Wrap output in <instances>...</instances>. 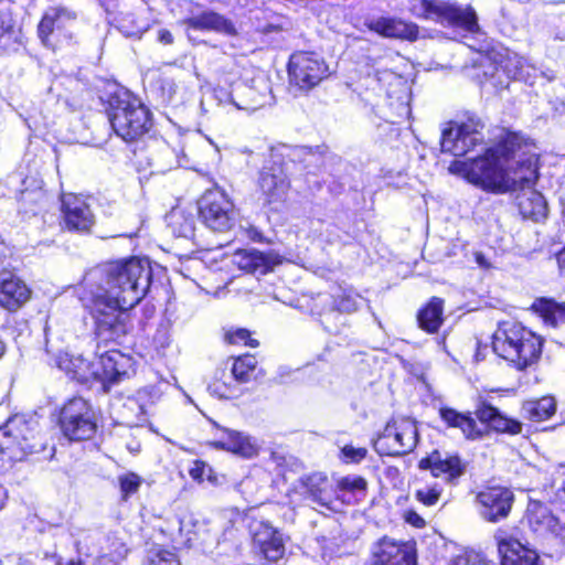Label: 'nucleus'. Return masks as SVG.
<instances>
[{
    "instance_id": "nucleus-1",
    "label": "nucleus",
    "mask_w": 565,
    "mask_h": 565,
    "mask_svg": "<svg viewBox=\"0 0 565 565\" xmlns=\"http://www.w3.org/2000/svg\"><path fill=\"white\" fill-rule=\"evenodd\" d=\"M536 147L516 132H507L502 140L483 156L465 162L467 179L492 192H507L536 178Z\"/></svg>"
},
{
    "instance_id": "nucleus-2",
    "label": "nucleus",
    "mask_w": 565,
    "mask_h": 565,
    "mask_svg": "<svg viewBox=\"0 0 565 565\" xmlns=\"http://www.w3.org/2000/svg\"><path fill=\"white\" fill-rule=\"evenodd\" d=\"M152 278L148 259L131 257L104 265L85 276L87 289L106 294L125 309H131L147 295Z\"/></svg>"
},
{
    "instance_id": "nucleus-3",
    "label": "nucleus",
    "mask_w": 565,
    "mask_h": 565,
    "mask_svg": "<svg viewBox=\"0 0 565 565\" xmlns=\"http://www.w3.org/2000/svg\"><path fill=\"white\" fill-rule=\"evenodd\" d=\"M543 339L515 321H503L492 334V349L497 355L525 370L536 363L542 353Z\"/></svg>"
},
{
    "instance_id": "nucleus-4",
    "label": "nucleus",
    "mask_w": 565,
    "mask_h": 565,
    "mask_svg": "<svg viewBox=\"0 0 565 565\" xmlns=\"http://www.w3.org/2000/svg\"><path fill=\"white\" fill-rule=\"evenodd\" d=\"M108 118L115 134L127 142L138 140L152 127L150 110L128 90L110 97Z\"/></svg>"
},
{
    "instance_id": "nucleus-5",
    "label": "nucleus",
    "mask_w": 565,
    "mask_h": 565,
    "mask_svg": "<svg viewBox=\"0 0 565 565\" xmlns=\"http://www.w3.org/2000/svg\"><path fill=\"white\" fill-rule=\"evenodd\" d=\"M90 310L95 319L96 334L105 342L118 341L128 332L129 315L115 299L106 294L88 289Z\"/></svg>"
},
{
    "instance_id": "nucleus-6",
    "label": "nucleus",
    "mask_w": 565,
    "mask_h": 565,
    "mask_svg": "<svg viewBox=\"0 0 565 565\" xmlns=\"http://www.w3.org/2000/svg\"><path fill=\"white\" fill-rule=\"evenodd\" d=\"M409 10L416 18L447 23L468 32L479 29L477 14L471 7H460L441 0H413Z\"/></svg>"
},
{
    "instance_id": "nucleus-7",
    "label": "nucleus",
    "mask_w": 565,
    "mask_h": 565,
    "mask_svg": "<svg viewBox=\"0 0 565 565\" xmlns=\"http://www.w3.org/2000/svg\"><path fill=\"white\" fill-rule=\"evenodd\" d=\"M484 128L486 124L479 116L475 114L467 115L466 119L461 122L443 129L441 151L456 157L467 154L477 145L483 142Z\"/></svg>"
},
{
    "instance_id": "nucleus-8",
    "label": "nucleus",
    "mask_w": 565,
    "mask_h": 565,
    "mask_svg": "<svg viewBox=\"0 0 565 565\" xmlns=\"http://www.w3.org/2000/svg\"><path fill=\"white\" fill-rule=\"evenodd\" d=\"M418 441L415 420L408 417L392 418L374 443L375 450L386 456H403L414 450Z\"/></svg>"
},
{
    "instance_id": "nucleus-9",
    "label": "nucleus",
    "mask_w": 565,
    "mask_h": 565,
    "mask_svg": "<svg viewBox=\"0 0 565 565\" xmlns=\"http://www.w3.org/2000/svg\"><path fill=\"white\" fill-rule=\"evenodd\" d=\"M60 426L70 440H86L96 433V418L90 404L82 397H73L61 409Z\"/></svg>"
},
{
    "instance_id": "nucleus-10",
    "label": "nucleus",
    "mask_w": 565,
    "mask_h": 565,
    "mask_svg": "<svg viewBox=\"0 0 565 565\" xmlns=\"http://www.w3.org/2000/svg\"><path fill=\"white\" fill-rule=\"evenodd\" d=\"M202 222L214 232L230 231L236 221L233 202L218 189L206 191L198 202Z\"/></svg>"
},
{
    "instance_id": "nucleus-11",
    "label": "nucleus",
    "mask_w": 565,
    "mask_h": 565,
    "mask_svg": "<svg viewBox=\"0 0 565 565\" xmlns=\"http://www.w3.org/2000/svg\"><path fill=\"white\" fill-rule=\"evenodd\" d=\"M329 74L324 60L315 53L299 52L290 57V83L300 90H309L317 86Z\"/></svg>"
},
{
    "instance_id": "nucleus-12",
    "label": "nucleus",
    "mask_w": 565,
    "mask_h": 565,
    "mask_svg": "<svg viewBox=\"0 0 565 565\" xmlns=\"http://www.w3.org/2000/svg\"><path fill=\"white\" fill-rule=\"evenodd\" d=\"M78 18V13L65 6H56L49 8L43 14L39 26V38L43 44H50V36L70 38L68 30L74 26Z\"/></svg>"
},
{
    "instance_id": "nucleus-13",
    "label": "nucleus",
    "mask_w": 565,
    "mask_h": 565,
    "mask_svg": "<svg viewBox=\"0 0 565 565\" xmlns=\"http://www.w3.org/2000/svg\"><path fill=\"white\" fill-rule=\"evenodd\" d=\"M270 98V88L264 78H253L250 84L235 83L230 92V102L237 109L246 111H254L263 107Z\"/></svg>"
},
{
    "instance_id": "nucleus-14",
    "label": "nucleus",
    "mask_w": 565,
    "mask_h": 565,
    "mask_svg": "<svg viewBox=\"0 0 565 565\" xmlns=\"http://www.w3.org/2000/svg\"><path fill=\"white\" fill-rule=\"evenodd\" d=\"M481 516L489 522H499L505 519L514 501L513 492L503 487H492L478 493Z\"/></svg>"
},
{
    "instance_id": "nucleus-15",
    "label": "nucleus",
    "mask_w": 565,
    "mask_h": 565,
    "mask_svg": "<svg viewBox=\"0 0 565 565\" xmlns=\"http://www.w3.org/2000/svg\"><path fill=\"white\" fill-rule=\"evenodd\" d=\"M258 186L265 204H281L287 199L290 182L284 168L278 163H273L263 167Z\"/></svg>"
},
{
    "instance_id": "nucleus-16",
    "label": "nucleus",
    "mask_w": 565,
    "mask_h": 565,
    "mask_svg": "<svg viewBox=\"0 0 565 565\" xmlns=\"http://www.w3.org/2000/svg\"><path fill=\"white\" fill-rule=\"evenodd\" d=\"M61 201L65 228L78 233L88 232L95 224V215L87 202L73 193L63 194Z\"/></svg>"
},
{
    "instance_id": "nucleus-17",
    "label": "nucleus",
    "mask_w": 565,
    "mask_h": 565,
    "mask_svg": "<svg viewBox=\"0 0 565 565\" xmlns=\"http://www.w3.org/2000/svg\"><path fill=\"white\" fill-rule=\"evenodd\" d=\"M420 470H429L434 478H443L449 484H456L465 473L466 466L457 455L434 450L418 462Z\"/></svg>"
},
{
    "instance_id": "nucleus-18",
    "label": "nucleus",
    "mask_w": 565,
    "mask_h": 565,
    "mask_svg": "<svg viewBox=\"0 0 565 565\" xmlns=\"http://www.w3.org/2000/svg\"><path fill=\"white\" fill-rule=\"evenodd\" d=\"M367 565H417L415 553L407 544L383 537L372 550Z\"/></svg>"
},
{
    "instance_id": "nucleus-19",
    "label": "nucleus",
    "mask_w": 565,
    "mask_h": 565,
    "mask_svg": "<svg viewBox=\"0 0 565 565\" xmlns=\"http://www.w3.org/2000/svg\"><path fill=\"white\" fill-rule=\"evenodd\" d=\"M539 178H536L529 184H518L514 189L509 191H520L515 198L516 205L521 215L524 218H529L533 222H541L547 217L548 206L545 198L536 191L533 186Z\"/></svg>"
},
{
    "instance_id": "nucleus-20",
    "label": "nucleus",
    "mask_w": 565,
    "mask_h": 565,
    "mask_svg": "<svg viewBox=\"0 0 565 565\" xmlns=\"http://www.w3.org/2000/svg\"><path fill=\"white\" fill-rule=\"evenodd\" d=\"M129 358L116 350H109L95 358L96 382H100L105 390L121 381L127 374Z\"/></svg>"
},
{
    "instance_id": "nucleus-21",
    "label": "nucleus",
    "mask_w": 565,
    "mask_h": 565,
    "mask_svg": "<svg viewBox=\"0 0 565 565\" xmlns=\"http://www.w3.org/2000/svg\"><path fill=\"white\" fill-rule=\"evenodd\" d=\"M502 565H539V555L503 531L494 535Z\"/></svg>"
},
{
    "instance_id": "nucleus-22",
    "label": "nucleus",
    "mask_w": 565,
    "mask_h": 565,
    "mask_svg": "<svg viewBox=\"0 0 565 565\" xmlns=\"http://www.w3.org/2000/svg\"><path fill=\"white\" fill-rule=\"evenodd\" d=\"M253 543L270 562H277L285 554L282 534L266 522H254L250 525Z\"/></svg>"
},
{
    "instance_id": "nucleus-23",
    "label": "nucleus",
    "mask_w": 565,
    "mask_h": 565,
    "mask_svg": "<svg viewBox=\"0 0 565 565\" xmlns=\"http://www.w3.org/2000/svg\"><path fill=\"white\" fill-rule=\"evenodd\" d=\"M295 491L305 500L321 507H328L332 499L331 484L323 472H313L300 477L295 484Z\"/></svg>"
},
{
    "instance_id": "nucleus-24",
    "label": "nucleus",
    "mask_w": 565,
    "mask_h": 565,
    "mask_svg": "<svg viewBox=\"0 0 565 565\" xmlns=\"http://www.w3.org/2000/svg\"><path fill=\"white\" fill-rule=\"evenodd\" d=\"M31 297L26 284L10 271H0V306L8 311H17Z\"/></svg>"
},
{
    "instance_id": "nucleus-25",
    "label": "nucleus",
    "mask_w": 565,
    "mask_h": 565,
    "mask_svg": "<svg viewBox=\"0 0 565 565\" xmlns=\"http://www.w3.org/2000/svg\"><path fill=\"white\" fill-rule=\"evenodd\" d=\"M23 429L28 430V418L20 414L0 426V452L8 454L12 459H21L19 441Z\"/></svg>"
},
{
    "instance_id": "nucleus-26",
    "label": "nucleus",
    "mask_w": 565,
    "mask_h": 565,
    "mask_svg": "<svg viewBox=\"0 0 565 565\" xmlns=\"http://www.w3.org/2000/svg\"><path fill=\"white\" fill-rule=\"evenodd\" d=\"M367 28L385 38L414 41L418 36V26L394 18H377L366 22Z\"/></svg>"
},
{
    "instance_id": "nucleus-27",
    "label": "nucleus",
    "mask_w": 565,
    "mask_h": 565,
    "mask_svg": "<svg viewBox=\"0 0 565 565\" xmlns=\"http://www.w3.org/2000/svg\"><path fill=\"white\" fill-rule=\"evenodd\" d=\"M234 262L242 270L265 275L277 264V257L257 249H244L235 254Z\"/></svg>"
},
{
    "instance_id": "nucleus-28",
    "label": "nucleus",
    "mask_w": 565,
    "mask_h": 565,
    "mask_svg": "<svg viewBox=\"0 0 565 565\" xmlns=\"http://www.w3.org/2000/svg\"><path fill=\"white\" fill-rule=\"evenodd\" d=\"M57 365L79 383L88 384L96 379L95 360L89 361L83 355H70L65 353L58 356Z\"/></svg>"
},
{
    "instance_id": "nucleus-29",
    "label": "nucleus",
    "mask_w": 565,
    "mask_h": 565,
    "mask_svg": "<svg viewBox=\"0 0 565 565\" xmlns=\"http://www.w3.org/2000/svg\"><path fill=\"white\" fill-rule=\"evenodd\" d=\"M476 415L481 423L487 424L499 433L516 435L522 430L520 422L504 416L498 408L491 405L482 404L476 411Z\"/></svg>"
},
{
    "instance_id": "nucleus-30",
    "label": "nucleus",
    "mask_w": 565,
    "mask_h": 565,
    "mask_svg": "<svg viewBox=\"0 0 565 565\" xmlns=\"http://www.w3.org/2000/svg\"><path fill=\"white\" fill-rule=\"evenodd\" d=\"M184 24L194 30L215 31L227 35L235 34L236 30L231 20L214 11H204L184 21Z\"/></svg>"
},
{
    "instance_id": "nucleus-31",
    "label": "nucleus",
    "mask_w": 565,
    "mask_h": 565,
    "mask_svg": "<svg viewBox=\"0 0 565 565\" xmlns=\"http://www.w3.org/2000/svg\"><path fill=\"white\" fill-rule=\"evenodd\" d=\"M216 446L244 458H253L258 454L259 446L254 438L236 430H225L223 439Z\"/></svg>"
},
{
    "instance_id": "nucleus-32",
    "label": "nucleus",
    "mask_w": 565,
    "mask_h": 565,
    "mask_svg": "<svg viewBox=\"0 0 565 565\" xmlns=\"http://www.w3.org/2000/svg\"><path fill=\"white\" fill-rule=\"evenodd\" d=\"M439 415L448 427L459 428L468 439L479 438L482 434L470 414L460 413L450 407H441Z\"/></svg>"
},
{
    "instance_id": "nucleus-33",
    "label": "nucleus",
    "mask_w": 565,
    "mask_h": 565,
    "mask_svg": "<svg viewBox=\"0 0 565 565\" xmlns=\"http://www.w3.org/2000/svg\"><path fill=\"white\" fill-rule=\"evenodd\" d=\"M526 521L534 532L555 531L557 519L550 509L540 501H530L526 509Z\"/></svg>"
},
{
    "instance_id": "nucleus-34",
    "label": "nucleus",
    "mask_w": 565,
    "mask_h": 565,
    "mask_svg": "<svg viewBox=\"0 0 565 565\" xmlns=\"http://www.w3.org/2000/svg\"><path fill=\"white\" fill-rule=\"evenodd\" d=\"M443 312L444 300L433 297L417 315L419 327L428 333L438 331L443 323Z\"/></svg>"
},
{
    "instance_id": "nucleus-35",
    "label": "nucleus",
    "mask_w": 565,
    "mask_h": 565,
    "mask_svg": "<svg viewBox=\"0 0 565 565\" xmlns=\"http://www.w3.org/2000/svg\"><path fill=\"white\" fill-rule=\"evenodd\" d=\"M532 308L546 324L557 327L565 322V303L550 298H540L533 302Z\"/></svg>"
},
{
    "instance_id": "nucleus-36",
    "label": "nucleus",
    "mask_w": 565,
    "mask_h": 565,
    "mask_svg": "<svg viewBox=\"0 0 565 565\" xmlns=\"http://www.w3.org/2000/svg\"><path fill=\"white\" fill-rule=\"evenodd\" d=\"M166 220L173 235L183 238L194 236L195 220L192 214L174 209L167 215Z\"/></svg>"
},
{
    "instance_id": "nucleus-37",
    "label": "nucleus",
    "mask_w": 565,
    "mask_h": 565,
    "mask_svg": "<svg viewBox=\"0 0 565 565\" xmlns=\"http://www.w3.org/2000/svg\"><path fill=\"white\" fill-rule=\"evenodd\" d=\"M522 411L529 419L542 422L548 419L555 413L556 402L551 396L526 401L522 406Z\"/></svg>"
},
{
    "instance_id": "nucleus-38",
    "label": "nucleus",
    "mask_w": 565,
    "mask_h": 565,
    "mask_svg": "<svg viewBox=\"0 0 565 565\" xmlns=\"http://www.w3.org/2000/svg\"><path fill=\"white\" fill-rule=\"evenodd\" d=\"M19 443L21 457L28 454L40 452L44 449L42 439L38 434V423L35 420L28 419V430H22Z\"/></svg>"
},
{
    "instance_id": "nucleus-39",
    "label": "nucleus",
    "mask_w": 565,
    "mask_h": 565,
    "mask_svg": "<svg viewBox=\"0 0 565 565\" xmlns=\"http://www.w3.org/2000/svg\"><path fill=\"white\" fill-rule=\"evenodd\" d=\"M207 388L212 395L225 399L238 397L243 393L242 388L233 381L232 376H227V379L215 377L214 381L209 384Z\"/></svg>"
},
{
    "instance_id": "nucleus-40",
    "label": "nucleus",
    "mask_w": 565,
    "mask_h": 565,
    "mask_svg": "<svg viewBox=\"0 0 565 565\" xmlns=\"http://www.w3.org/2000/svg\"><path fill=\"white\" fill-rule=\"evenodd\" d=\"M118 30L127 38H140L147 30V23L136 13L126 12L118 19Z\"/></svg>"
},
{
    "instance_id": "nucleus-41",
    "label": "nucleus",
    "mask_w": 565,
    "mask_h": 565,
    "mask_svg": "<svg viewBox=\"0 0 565 565\" xmlns=\"http://www.w3.org/2000/svg\"><path fill=\"white\" fill-rule=\"evenodd\" d=\"M256 359L253 355H244L234 360L231 376L233 381L239 385L247 383L250 379L252 372L256 367Z\"/></svg>"
},
{
    "instance_id": "nucleus-42",
    "label": "nucleus",
    "mask_w": 565,
    "mask_h": 565,
    "mask_svg": "<svg viewBox=\"0 0 565 565\" xmlns=\"http://www.w3.org/2000/svg\"><path fill=\"white\" fill-rule=\"evenodd\" d=\"M142 565H181L178 556L164 548H150L142 562Z\"/></svg>"
},
{
    "instance_id": "nucleus-43",
    "label": "nucleus",
    "mask_w": 565,
    "mask_h": 565,
    "mask_svg": "<svg viewBox=\"0 0 565 565\" xmlns=\"http://www.w3.org/2000/svg\"><path fill=\"white\" fill-rule=\"evenodd\" d=\"M364 299L354 292L343 291L333 300V307L337 311L343 313H352L359 309Z\"/></svg>"
},
{
    "instance_id": "nucleus-44",
    "label": "nucleus",
    "mask_w": 565,
    "mask_h": 565,
    "mask_svg": "<svg viewBox=\"0 0 565 565\" xmlns=\"http://www.w3.org/2000/svg\"><path fill=\"white\" fill-rule=\"evenodd\" d=\"M118 482L121 491V497L127 500L131 494H135L142 484V478L135 472H126L118 477Z\"/></svg>"
},
{
    "instance_id": "nucleus-45",
    "label": "nucleus",
    "mask_w": 565,
    "mask_h": 565,
    "mask_svg": "<svg viewBox=\"0 0 565 565\" xmlns=\"http://www.w3.org/2000/svg\"><path fill=\"white\" fill-rule=\"evenodd\" d=\"M443 492V488L439 483L435 482L430 486H425L415 492V498L427 507L435 505Z\"/></svg>"
},
{
    "instance_id": "nucleus-46",
    "label": "nucleus",
    "mask_w": 565,
    "mask_h": 565,
    "mask_svg": "<svg viewBox=\"0 0 565 565\" xmlns=\"http://www.w3.org/2000/svg\"><path fill=\"white\" fill-rule=\"evenodd\" d=\"M367 455V449L364 447H354L352 445H345L341 449V459L345 463H359L361 462Z\"/></svg>"
},
{
    "instance_id": "nucleus-47",
    "label": "nucleus",
    "mask_w": 565,
    "mask_h": 565,
    "mask_svg": "<svg viewBox=\"0 0 565 565\" xmlns=\"http://www.w3.org/2000/svg\"><path fill=\"white\" fill-rule=\"evenodd\" d=\"M339 488L344 491L362 492L366 489V480L360 476H347L339 480Z\"/></svg>"
},
{
    "instance_id": "nucleus-48",
    "label": "nucleus",
    "mask_w": 565,
    "mask_h": 565,
    "mask_svg": "<svg viewBox=\"0 0 565 565\" xmlns=\"http://www.w3.org/2000/svg\"><path fill=\"white\" fill-rule=\"evenodd\" d=\"M227 340L232 344H246L250 348H256L258 341L250 338V333L246 329H237L233 332H228L226 335Z\"/></svg>"
},
{
    "instance_id": "nucleus-49",
    "label": "nucleus",
    "mask_w": 565,
    "mask_h": 565,
    "mask_svg": "<svg viewBox=\"0 0 565 565\" xmlns=\"http://www.w3.org/2000/svg\"><path fill=\"white\" fill-rule=\"evenodd\" d=\"M13 30V19L8 8L0 1V41Z\"/></svg>"
},
{
    "instance_id": "nucleus-50",
    "label": "nucleus",
    "mask_w": 565,
    "mask_h": 565,
    "mask_svg": "<svg viewBox=\"0 0 565 565\" xmlns=\"http://www.w3.org/2000/svg\"><path fill=\"white\" fill-rule=\"evenodd\" d=\"M548 34L552 39L558 41H565V17L564 18H551L548 21Z\"/></svg>"
},
{
    "instance_id": "nucleus-51",
    "label": "nucleus",
    "mask_w": 565,
    "mask_h": 565,
    "mask_svg": "<svg viewBox=\"0 0 565 565\" xmlns=\"http://www.w3.org/2000/svg\"><path fill=\"white\" fill-rule=\"evenodd\" d=\"M206 470H210V468L204 462L195 461L189 473L192 479L202 481Z\"/></svg>"
},
{
    "instance_id": "nucleus-52",
    "label": "nucleus",
    "mask_w": 565,
    "mask_h": 565,
    "mask_svg": "<svg viewBox=\"0 0 565 565\" xmlns=\"http://www.w3.org/2000/svg\"><path fill=\"white\" fill-rule=\"evenodd\" d=\"M186 143H184L181 148V153H182V158H179L178 154H175V162L174 163H170L167 169H171L174 164L175 166H183V164H186L189 163V160H188V152H186Z\"/></svg>"
},
{
    "instance_id": "nucleus-53",
    "label": "nucleus",
    "mask_w": 565,
    "mask_h": 565,
    "mask_svg": "<svg viewBox=\"0 0 565 565\" xmlns=\"http://www.w3.org/2000/svg\"><path fill=\"white\" fill-rule=\"evenodd\" d=\"M158 41L162 44H172L173 43V35L169 30L160 29L158 31Z\"/></svg>"
},
{
    "instance_id": "nucleus-54",
    "label": "nucleus",
    "mask_w": 565,
    "mask_h": 565,
    "mask_svg": "<svg viewBox=\"0 0 565 565\" xmlns=\"http://www.w3.org/2000/svg\"><path fill=\"white\" fill-rule=\"evenodd\" d=\"M478 555H460L454 562V565H469L472 559H476Z\"/></svg>"
},
{
    "instance_id": "nucleus-55",
    "label": "nucleus",
    "mask_w": 565,
    "mask_h": 565,
    "mask_svg": "<svg viewBox=\"0 0 565 565\" xmlns=\"http://www.w3.org/2000/svg\"><path fill=\"white\" fill-rule=\"evenodd\" d=\"M300 152L303 156V161L307 162L308 164L311 163L310 159L316 157V152L312 151V149L308 148V147L300 148Z\"/></svg>"
},
{
    "instance_id": "nucleus-56",
    "label": "nucleus",
    "mask_w": 565,
    "mask_h": 565,
    "mask_svg": "<svg viewBox=\"0 0 565 565\" xmlns=\"http://www.w3.org/2000/svg\"><path fill=\"white\" fill-rule=\"evenodd\" d=\"M15 565H35L33 561L29 558H20Z\"/></svg>"
},
{
    "instance_id": "nucleus-57",
    "label": "nucleus",
    "mask_w": 565,
    "mask_h": 565,
    "mask_svg": "<svg viewBox=\"0 0 565 565\" xmlns=\"http://www.w3.org/2000/svg\"><path fill=\"white\" fill-rule=\"evenodd\" d=\"M7 351V345L4 341L0 338V359L4 355Z\"/></svg>"
},
{
    "instance_id": "nucleus-58",
    "label": "nucleus",
    "mask_w": 565,
    "mask_h": 565,
    "mask_svg": "<svg viewBox=\"0 0 565 565\" xmlns=\"http://www.w3.org/2000/svg\"><path fill=\"white\" fill-rule=\"evenodd\" d=\"M4 500H6V493L4 491L0 488V510L3 508L4 505Z\"/></svg>"
},
{
    "instance_id": "nucleus-59",
    "label": "nucleus",
    "mask_w": 565,
    "mask_h": 565,
    "mask_svg": "<svg viewBox=\"0 0 565 565\" xmlns=\"http://www.w3.org/2000/svg\"><path fill=\"white\" fill-rule=\"evenodd\" d=\"M414 524H416L417 526H420L424 524V520L420 516L415 514Z\"/></svg>"
},
{
    "instance_id": "nucleus-60",
    "label": "nucleus",
    "mask_w": 565,
    "mask_h": 565,
    "mask_svg": "<svg viewBox=\"0 0 565 565\" xmlns=\"http://www.w3.org/2000/svg\"><path fill=\"white\" fill-rule=\"evenodd\" d=\"M323 151H324V147H317L316 152H317L319 156H322Z\"/></svg>"
},
{
    "instance_id": "nucleus-61",
    "label": "nucleus",
    "mask_w": 565,
    "mask_h": 565,
    "mask_svg": "<svg viewBox=\"0 0 565 565\" xmlns=\"http://www.w3.org/2000/svg\"><path fill=\"white\" fill-rule=\"evenodd\" d=\"M561 203H562V207H563V213L565 215V195L561 199Z\"/></svg>"
},
{
    "instance_id": "nucleus-62",
    "label": "nucleus",
    "mask_w": 565,
    "mask_h": 565,
    "mask_svg": "<svg viewBox=\"0 0 565 565\" xmlns=\"http://www.w3.org/2000/svg\"><path fill=\"white\" fill-rule=\"evenodd\" d=\"M221 373V377H226V374H225V371L222 370V371H216V374H220Z\"/></svg>"
},
{
    "instance_id": "nucleus-63",
    "label": "nucleus",
    "mask_w": 565,
    "mask_h": 565,
    "mask_svg": "<svg viewBox=\"0 0 565 565\" xmlns=\"http://www.w3.org/2000/svg\"><path fill=\"white\" fill-rule=\"evenodd\" d=\"M66 565H82V564H81V562L72 561V562L67 563Z\"/></svg>"
},
{
    "instance_id": "nucleus-64",
    "label": "nucleus",
    "mask_w": 565,
    "mask_h": 565,
    "mask_svg": "<svg viewBox=\"0 0 565 565\" xmlns=\"http://www.w3.org/2000/svg\"><path fill=\"white\" fill-rule=\"evenodd\" d=\"M469 565H480V564L476 563L475 561H471V563Z\"/></svg>"
}]
</instances>
